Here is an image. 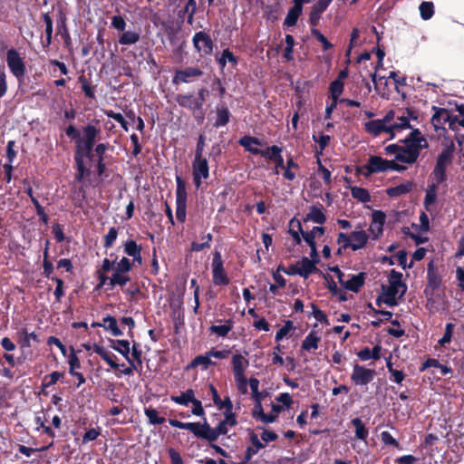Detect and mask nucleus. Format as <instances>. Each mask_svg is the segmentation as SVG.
Listing matches in <instances>:
<instances>
[{"instance_id":"f257e3e1","label":"nucleus","mask_w":464,"mask_h":464,"mask_svg":"<svg viewBox=\"0 0 464 464\" xmlns=\"http://www.w3.org/2000/svg\"><path fill=\"white\" fill-rule=\"evenodd\" d=\"M402 145L390 144L384 147V151L387 155H393V160H388L386 164V171L394 170L402 172L407 169V167L397 163L396 161L411 165L414 164L420 155L421 150L429 148L427 139L422 135L419 129H412L408 136L400 140Z\"/></svg>"},{"instance_id":"f03ea898","label":"nucleus","mask_w":464,"mask_h":464,"mask_svg":"<svg viewBox=\"0 0 464 464\" xmlns=\"http://www.w3.org/2000/svg\"><path fill=\"white\" fill-rule=\"evenodd\" d=\"M66 136L74 141L75 150L74 155L87 158L92 161L94 159L93 149L95 143L100 140L102 130L99 126L94 124H87L82 128L83 136L81 137V131L74 124H70L65 130Z\"/></svg>"},{"instance_id":"7ed1b4c3","label":"nucleus","mask_w":464,"mask_h":464,"mask_svg":"<svg viewBox=\"0 0 464 464\" xmlns=\"http://www.w3.org/2000/svg\"><path fill=\"white\" fill-rule=\"evenodd\" d=\"M169 423L171 427L189 430L195 437L205 440L209 443L217 441L220 435H226L229 427L225 420H222L215 428H211L206 418H204L203 423L182 422L175 419H169Z\"/></svg>"},{"instance_id":"20e7f679","label":"nucleus","mask_w":464,"mask_h":464,"mask_svg":"<svg viewBox=\"0 0 464 464\" xmlns=\"http://www.w3.org/2000/svg\"><path fill=\"white\" fill-rule=\"evenodd\" d=\"M389 283L390 285L384 291L386 298L383 302L389 306H395L398 304L396 295L399 293L400 288H402L400 295L402 296L406 293L407 285L402 282V274L395 269H392L390 272Z\"/></svg>"},{"instance_id":"39448f33","label":"nucleus","mask_w":464,"mask_h":464,"mask_svg":"<svg viewBox=\"0 0 464 464\" xmlns=\"http://www.w3.org/2000/svg\"><path fill=\"white\" fill-rule=\"evenodd\" d=\"M427 280L424 295L427 298V307L431 309L435 303L433 299L435 292L442 284L441 276L439 274L433 260L430 261L427 266Z\"/></svg>"},{"instance_id":"423d86ee","label":"nucleus","mask_w":464,"mask_h":464,"mask_svg":"<svg viewBox=\"0 0 464 464\" xmlns=\"http://www.w3.org/2000/svg\"><path fill=\"white\" fill-rule=\"evenodd\" d=\"M176 218L184 223L187 217V189L186 183L180 176H176Z\"/></svg>"},{"instance_id":"0eeeda50","label":"nucleus","mask_w":464,"mask_h":464,"mask_svg":"<svg viewBox=\"0 0 464 464\" xmlns=\"http://www.w3.org/2000/svg\"><path fill=\"white\" fill-rule=\"evenodd\" d=\"M6 63L11 73L21 82L26 72V66L24 59L14 48L7 50Z\"/></svg>"},{"instance_id":"6e6552de","label":"nucleus","mask_w":464,"mask_h":464,"mask_svg":"<svg viewBox=\"0 0 464 464\" xmlns=\"http://www.w3.org/2000/svg\"><path fill=\"white\" fill-rule=\"evenodd\" d=\"M193 47L200 57L209 56L214 50V42L210 35L205 31L194 34L192 37Z\"/></svg>"},{"instance_id":"1a4fd4ad","label":"nucleus","mask_w":464,"mask_h":464,"mask_svg":"<svg viewBox=\"0 0 464 464\" xmlns=\"http://www.w3.org/2000/svg\"><path fill=\"white\" fill-rule=\"evenodd\" d=\"M455 150V144L452 140L445 145L441 152L438 155L433 169L447 174V168L452 163Z\"/></svg>"},{"instance_id":"9d476101","label":"nucleus","mask_w":464,"mask_h":464,"mask_svg":"<svg viewBox=\"0 0 464 464\" xmlns=\"http://www.w3.org/2000/svg\"><path fill=\"white\" fill-rule=\"evenodd\" d=\"M387 160L381 156H370L366 165L357 168V173L369 177L373 173L386 172Z\"/></svg>"},{"instance_id":"9b49d317","label":"nucleus","mask_w":464,"mask_h":464,"mask_svg":"<svg viewBox=\"0 0 464 464\" xmlns=\"http://www.w3.org/2000/svg\"><path fill=\"white\" fill-rule=\"evenodd\" d=\"M203 74V71L198 66L176 69L172 78V83L175 85H179L180 83H189L193 81V79L199 78Z\"/></svg>"},{"instance_id":"f8f14e48","label":"nucleus","mask_w":464,"mask_h":464,"mask_svg":"<svg viewBox=\"0 0 464 464\" xmlns=\"http://www.w3.org/2000/svg\"><path fill=\"white\" fill-rule=\"evenodd\" d=\"M193 182L197 188L202 184V179H206L209 177V167L206 158H194L192 161Z\"/></svg>"},{"instance_id":"ddd939ff","label":"nucleus","mask_w":464,"mask_h":464,"mask_svg":"<svg viewBox=\"0 0 464 464\" xmlns=\"http://www.w3.org/2000/svg\"><path fill=\"white\" fill-rule=\"evenodd\" d=\"M212 276L213 283L216 285H227L229 284V278L225 272L223 260L219 252H216L213 256Z\"/></svg>"},{"instance_id":"4468645a","label":"nucleus","mask_w":464,"mask_h":464,"mask_svg":"<svg viewBox=\"0 0 464 464\" xmlns=\"http://www.w3.org/2000/svg\"><path fill=\"white\" fill-rule=\"evenodd\" d=\"M271 409L276 414H266L264 412L262 403H255L252 411V416L256 420H261L263 423H273L278 418V414L283 411V406L278 404L271 403Z\"/></svg>"},{"instance_id":"2eb2a0df","label":"nucleus","mask_w":464,"mask_h":464,"mask_svg":"<svg viewBox=\"0 0 464 464\" xmlns=\"http://www.w3.org/2000/svg\"><path fill=\"white\" fill-rule=\"evenodd\" d=\"M375 375V371L372 369H367L363 366L355 363L353 365V373L351 380L355 385H367L370 383Z\"/></svg>"},{"instance_id":"dca6fc26","label":"nucleus","mask_w":464,"mask_h":464,"mask_svg":"<svg viewBox=\"0 0 464 464\" xmlns=\"http://www.w3.org/2000/svg\"><path fill=\"white\" fill-rule=\"evenodd\" d=\"M432 109L435 111V113L431 118V123L435 129H438L440 125L446 122H449L450 127L452 128V124L458 121V117L451 116L447 109L438 108L436 106H433Z\"/></svg>"},{"instance_id":"f3484780","label":"nucleus","mask_w":464,"mask_h":464,"mask_svg":"<svg viewBox=\"0 0 464 464\" xmlns=\"http://www.w3.org/2000/svg\"><path fill=\"white\" fill-rule=\"evenodd\" d=\"M386 215L382 210H373L372 214V222L369 230L373 236V239H378L383 232Z\"/></svg>"},{"instance_id":"a211bd4d","label":"nucleus","mask_w":464,"mask_h":464,"mask_svg":"<svg viewBox=\"0 0 464 464\" xmlns=\"http://www.w3.org/2000/svg\"><path fill=\"white\" fill-rule=\"evenodd\" d=\"M333 0H318L312 7L309 14V24L312 27L319 24L322 14L327 9Z\"/></svg>"},{"instance_id":"6ab92c4d","label":"nucleus","mask_w":464,"mask_h":464,"mask_svg":"<svg viewBox=\"0 0 464 464\" xmlns=\"http://www.w3.org/2000/svg\"><path fill=\"white\" fill-rule=\"evenodd\" d=\"M232 372L234 377L245 376V372L249 366V361L240 353H235L231 358Z\"/></svg>"},{"instance_id":"aec40b11","label":"nucleus","mask_w":464,"mask_h":464,"mask_svg":"<svg viewBox=\"0 0 464 464\" xmlns=\"http://www.w3.org/2000/svg\"><path fill=\"white\" fill-rule=\"evenodd\" d=\"M365 130L374 137L379 136L382 132H387L392 135V128L385 126L380 119L372 120L364 124Z\"/></svg>"},{"instance_id":"412c9836","label":"nucleus","mask_w":464,"mask_h":464,"mask_svg":"<svg viewBox=\"0 0 464 464\" xmlns=\"http://www.w3.org/2000/svg\"><path fill=\"white\" fill-rule=\"evenodd\" d=\"M231 113L225 104H218L216 108L215 128L226 126L230 121Z\"/></svg>"},{"instance_id":"4be33fe9","label":"nucleus","mask_w":464,"mask_h":464,"mask_svg":"<svg viewBox=\"0 0 464 464\" xmlns=\"http://www.w3.org/2000/svg\"><path fill=\"white\" fill-rule=\"evenodd\" d=\"M304 221H313L320 225L324 224L326 221V216L324 212V207L322 205H320V207H317L315 205L311 206L309 208V212L304 218Z\"/></svg>"},{"instance_id":"5701e85b","label":"nucleus","mask_w":464,"mask_h":464,"mask_svg":"<svg viewBox=\"0 0 464 464\" xmlns=\"http://www.w3.org/2000/svg\"><path fill=\"white\" fill-rule=\"evenodd\" d=\"M365 282V273L361 272L357 275H353L349 280L346 282L343 281V285L347 289L353 293H358L360 289L363 286Z\"/></svg>"},{"instance_id":"b1692460","label":"nucleus","mask_w":464,"mask_h":464,"mask_svg":"<svg viewBox=\"0 0 464 464\" xmlns=\"http://www.w3.org/2000/svg\"><path fill=\"white\" fill-rule=\"evenodd\" d=\"M352 237V247L353 251H357L359 249L363 248L368 242L369 236L368 234L362 230H354L351 233Z\"/></svg>"},{"instance_id":"393cba45","label":"nucleus","mask_w":464,"mask_h":464,"mask_svg":"<svg viewBox=\"0 0 464 464\" xmlns=\"http://www.w3.org/2000/svg\"><path fill=\"white\" fill-rule=\"evenodd\" d=\"M321 342V336L317 332L312 330L302 342L301 348L304 351H315L319 347V343Z\"/></svg>"},{"instance_id":"a878e982","label":"nucleus","mask_w":464,"mask_h":464,"mask_svg":"<svg viewBox=\"0 0 464 464\" xmlns=\"http://www.w3.org/2000/svg\"><path fill=\"white\" fill-rule=\"evenodd\" d=\"M93 352L97 353L102 360H104L112 369H119L120 364L114 361L116 358L115 354L108 352L103 346L94 343Z\"/></svg>"},{"instance_id":"bb28decb","label":"nucleus","mask_w":464,"mask_h":464,"mask_svg":"<svg viewBox=\"0 0 464 464\" xmlns=\"http://www.w3.org/2000/svg\"><path fill=\"white\" fill-rule=\"evenodd\" d=\"M238 144L244 147V149L246 151L250 152L251 154L257 155L258 153H260V150L257 148H253L251 145L254 144L260 146L262 145V140L256 137L245 135L239 139Z\"/></svg>"},{"instance_id":"cd10ccee","label":"nucleus","mask_w":464,"mask_h":464,"mask_svg":"<svg viewBox=\"0 0 464 464\" xmlns=\"http://www.w3.org/2000/svg\"><path fill=\"white\" fill-rule=\"evenodd\" d=\"M413 182L411 180H408L402 184H400L395 187H391L386 189V194L390 198H398L400 196L405 195L409 192H411L413 188Z\"/></svg>"},{"instance_id":"c85d7f7f","label":"nucleus","mask_w":464,"mask_h":464,"mask_svg":"<svg viewBox=\"0 0 464 464\" xmlns=\"http://www.w3.org/2000/svg\"><path fill=\"white\" fill-rule=\"evenodd\" d=\"M319 262V259L311 260L306 256H304L300 262L301 267H299V276L307 278L309 275L315 273L318 271L316 267V264Z\"/></svg>"},{"instance_id":"c756f323","label":"nucleus","mask_w":464,"mask_h":464,"mask_svg":"<svg viewBox=\"0 0 464 464\" xmlns=\"http://www.w3.org/2000/svg\"><path fill=\"white\" fill-rule=\"evenodd\" d=\"M102 328L110 332L113 336H121L123 334L122 331L118 326L117 319L110 314L103 318Z\"/></svg>"},{"instance_id":"7c9ffc66","label":"nucleus","mask_w":464,"mask_h":464,"mask_svg":"<svg viewBox=\"0 0 464 464\" xmlns=\"http://www.w3.org/2000/svg\"><path fill=\"white\" fill-rule=\"evenodd\" d=\"M303 14L302 7L293 4V6L288 10L287 14L284 21V26L292 27L296 25L297 21Z\"/></svg>"},{"instance_id":"2f4dec72","label":"nucleus","mask_w":464,"mask_h":464,"mask_svg":"<svg viewBox=\"0 0 464 464\" xmlns=\"http://www.w3.org/2000/svg\"><path fill=\"white\" fill-rule=\"evenodd\" d=\"M109 343L111 348L120 353L125 359H129L130 348L128 340L109 339Z\"/></svg>"},{"instance_id":"473e14b6","label":"nucleus","mask_w":464,"mask_h":464,"mask_svg":"<svg viewBox=\"0 0 464 464\" xmlns=\"http://www.w3.org/2000/svg\"><path fill=\"white\" fill-rule=\"evenodd\" d=\"M73 158L77 169L75 179L77 181H82L85 177L91 175V170L85 166L84 157L74 155Z\"/></svg>"},{"instance_id":"72a5a7b5","label":"nucleus","mask_w":464,"mask_h":464,"mask_svg":"<svg viewBox=\"0 0 464 464\" xmlns=\"http://www.w3.org/2000/svg\"><path fill=\"white\" fill-rule=\"evenodd\" d=\"M175 100L180 107L187 108L192 111H198V107L195 104L196 98L191 93L178 94Z\"/></svg>"},{"instance_id":"f704fd0d","label":"nucleus","mask_w":464,"mask_h":464,"mask_svg":"<svg viewBox=\"0 0 464 464\" xmlns=\"http://www.w3.org/2000/svg\"><path fill=\"white\" fill-rule=\"evenodd\" d=\"M58 33L62 35L65 46L69 47L72 44L69 29L66 24V17L61 14L60 19L57 21Z\"/></svg>"},{"instance_id":"c9c22d12","label":"nucleus","mask_w":464,"mask_h":464,"mask_svg":"<svg viewBox=\"0 0 464 464\" xmlns=\"http://www.w3.org/2000/svg\"><path fill=\"white\" fill-rule=\"evenodd\" d=\"M217 62L221 68H225L227 63H230L233 66L237 65L238 58L227 48L223 50L219 57H217Z\"/></svg>"},{"instance_id":"e433bc0d","label":"nucleus","mask_w":464,"mask_h":464,"mask_svg":"<svg viewBox=\"0 0 464 464\" xmlns=\"http://www.w3.org/2000/svg\"><path fill=\"white\" fill-rule=\"evenodd\" d=\"M16 337L22 356H24V353L32 346L31 341L26 335V327L21 328L19 331H17Z\"/></svg>"},{"instance_id":"4c0bfd02","label":"nucleus","mask_w":464,"mask_h":464,"mask_svg":"<svg viewBox=\"0 0 464 464\" xmlns=\"http://www.w3.org/2000/svg\"><path fill=\"white\" fill-rule=\"evenodd\" d=\"M352 425L355 428V437L358 440H365L369 435V430L360 418H354L351 420Z\"/></svg>"},{"instance_id":"58836bf2","label":"nucleus","mask_w":464,"mask_h":464,"mask_svg":"<svg viewBox=\"0 0 464 464\" xmlns=\"http://www.w3.org/2000/svg\"><path fill=\"white\" fill-rule=\"evenodd\" d=\"M195 398V392L192 389H188L179 396H171L170 400L177 404L188 406Z\"/></svg>"},{"instance_id":"ea45409f","label":"nucleus","mask_w":464,"mask_h":464,"mask_svg":"<svg viewBox=\"0 0 464 464\" xmlns=\"http://www.w3.org/2000/svg\"><path fill=\"white\" fill-rule=\"evenodd\" d=\"M248 440L251 443V446H248L246 450H252L253 454H257L258 451L266 447V444L262 442V440L258 438V435L254 432V430H249L248 431Z\"/></svg>"},{"instance_id":"a19ab883","label":"nucleus","mask_w":464,"mask_h":464,"mask_svg":"<svg viewBox=\"0 0 464 464\" xmlns=\"http://www.w3.org/2000/svg\"><path fill=\"white\" fill-rule=\"evenodd\" d=\"M352 197L362 203H368L371 201V195L366 188L360 187H352L351 188Z\"/></svg>"},{"instance_id":"79ce46f5","label":"nucleus","mask_w":464,"mask_h":464,"mask_svg":"<svg viewBox=\"0 0 464 464\" xmlns=\"http://www.w3.org/2000/svg\"><path fill=\"white\" fill-rule=\"evenodd\" d=\"M295 224L296 227L298 228V230L300 231L302 236H303V233H311L313 236V240H315L316 234H318L319 236H323L325 232V229L324 227H314L311 231H304L301 222L298 219H296L295 218H293L289 222V226L294 227Z\"/></svg>"},{"instance_id":"37998d69","label":"nucleus","mask_w":464,"mask_h":464,"mask_svg":"<svg viewBox=\"0 0 464 464\" xmlns=\"http://www.w3.org/2000/svg\"><path fill=\"white\" fill-rule=\"evenodd\" d=\"M140 35L137 32L133 31H123L122 34L119 38V43L123 45L134 44L139 42Z\"/></svg>"},{"instance_id":"c03bdc74","label":"nucleus","mask_w":464,"mask_h":464,"mask_svg":"<svg viewBox=\"0 0 464 464\" xmlns=\"http://www.w3.org/2000/svg\"><path fill=\"white\" fill-rule=\"evenodd\" d=\"M437 190L436 185H428L424 198V207L429 211L430 206L435 204L437 200Z\"/></svg>"},{"instance_id":"a18cd8bd","label":"nucleus","mask_w":464,"mask_h":464,"mask_svg":"<svg viewBox=\"0 0 464 464\" xmlns=\"http://www.w3.org/2000/svg\"><path fill=\"white\" fill-rule=\"evenodd\" d=\"M283 151V149L281 147H278L277 145H272L266 148V150H260V153L257 155H260L261 157L274 161Z\"/></svg>"},{"instance_id":"49530a36","label":"nucleus","mask_w":464,"mask_h":464,"mask_svg":"<svg viewBox=\"0 0 464 464\" xmlns=\"http://www.w3.org/2000/svg\"><path fill=\"white\" fill-rule=\"evenodd\" d=\"M126 273L115 272L112 274L110 278V285L111 287H114L115 285L124 286L130 280V276L125 275Z\"/></svg>"},{"instance_id":"de8ad7c7","label":"nucleus","mask_w":464,"mask_h":464,"mask_svg":"<svg viewBox=\"0 0 464 464\" xmlns=\"http://www.w3.org/2000/svg\"><path fill=\"white\" fill-rule=\"evenodd\" d=\"M232 328L233 322L231 320H227L225 324L211 325L209 331L213 334H218V336L226 337L227 334L232 330Z\"/></svg>"},{"instance_id":"09e8293b","label":"nucleus","mask_w":464,"mask_h":464,"mask_svg":"<svg viewBox=\"0 0 464 464\" xmlns=\"http://www.w3.org/2000/svg\"><path fill=\"white\" fill-rule=\"evenodd\" d=\"M144 413L146 417L149 419L150 424L151 425H160L163 424L166 420L164 417L159 416L156 409H153L151 407L145 408Z\"/></svg>"},{"instance_id":"8fccbe9b","label":"nucleus","mask_w":464,"mask_h":464,"mask_svg":"<svg viewBox=\"0 0 464 464\" xmlns=\"http://www.w3.org/2000/svg\"><path fill=\"white\" fill-rule=\"evenodd\" d=\"M210 357L211 356H208V352L205 355H198L191 361L190 367L202 365L204 369H208L210 365H216V362L211 361Z\"/></svg>"},{"instance_id":"3c124183","label":"nucleus","mask_w":464,"mask_h":464,"mask_svg":"<svg viewBox=\"0 0 464 464\" xmlns=\"http://www.w3.org/2000/svg\"><path fill=\"white\" fill-rule=\"evenodd\" d=\"M63 376L64 373L60 372H53L52 373L45 375L42 382V389L44 390L54 385L59 380L63 378Z\"/></svg>"},{"instance_id":"603ef678","label":"nucleus","mask_w":464,"mask_h":464,"mask_svg":"<svg viewBox=\"0 0 464 464\" xmlns=\"http://www.w3.org/2000/svg\"><path fill=\"white\" fill-rule=\"evenodd\" d=\"M343 88H344V83L343 81H340V80L333 81L330 83V87H329L332 99L339 102L340 101L339 97L343 93Z\"/></svg>"},{"instance_id":"864d4df0","label":"nucleus","mask_w":464,"mask_h":464,"mask_svg":"<svg viewBox=\"0 0 464 464\" xmlns=\"http://www.w3.org/2000/svg\"><path fill=\"white\" fill-rule=\"evenodd\" d=\"M43 20L45 24V35H46V43L44 44V47H47L52 43V35H53V20L49 14L44 13L42 15Z\"/></svg>"},{"instance_id":"5fc2aeb1","label":"nucleus","mask_w":464,"mask_h":464,"mask_svg":"<svg viewBox=\"0 0 464 464\" xmlns=\"http://www.w3.org/2000/svg\"><path fill=\"white\" fill-rule=\"evenodd\" d=\"M390 128H392V139L394 138V130H403V129H411V126L410 124V120L408 116H401L398 117L397 121L390 125Z\"/></svg>"},{"instance_id":"6e6d98bb","label":"nucleus","mask_w":464,"mask_h":464,"mask_svg":"<svg viewBox=\"0 0 464 464\" xmlns=\"http://www.w3.org/2000/svg\"><path fill=\"white\" fill-rule=\"evenodd\" d=\"M420 14L423 20L430 19L434 14V5L432 2H422L420 5Z\"/></svg>"},{"instance_id":"4d7b16f0","label":"nucleus","mask_w":464,"mask_h":464,"mask_svg":"<svg viewBox=\"0 0 464 464\" xmlns=\"http://www.w3.org/2000/svg\"><path fill=\"white\" fill-rule=\"evenodd\" d=\"M79 82L81 83V87L85 96L91 99L95 98V87L92 86L87 81L84 75H81L78 78Z\"/></svg>"},{"instance_id":"13d9d810","label":"nucleus","mask_w":464,"mask_h":464,"mask_svg":"<svg viewBox=\"0 0 464 464\" xmlns=\"http://www.w3.org/2000/svg\"><path fill=\"white\" fill-rule=\"evenodd\" d=\"M141 246L138 245L136 241L130 239L124 243V253L129 256H133L141 252Z\"/></svg>"},{"instance_id":"bf43d9fd","label":"nucleus","mask_w":464,"mask_h":464,"mask_svg":"<svg viewBox=\"0 0 464 464\" xmlns=\"http://www.w3.org/2000/svg\"><path fill=\"white\" fill-rule=\"evenodd\" d=\"M311 34L318 42L322 44L324 51H327L334 47V45L327 40V38L315 27L311 28Z\"/></svg>"},{"instance_id":"052dcab7","label":"nucleus","mask_w":464,"mask_h":464,"mask_svg":"<svg viewBox=\"0 0 464 464\" xmlns=\"http://www.w3.org/2000/svg\"><path fill=\"white\" fill-rule=\"evenodd\" d=\"M117 237H118V228L115 227H111L108 233L104 236V238H103V246L105 248H110L111 247L116 239H117Z\"/></svg>"},{"instance_id":"680f3d73","label":"nucleus","mask_w":464,"mask_h":464,"mask_svg":"<svg viewBox=\"0 0 464 464\" xmlns=\"http://www.w3.org/2000/svg\"><path fill=\"white\" fill-rule=\"evenodd\" d=\"M105 115L108 117V118H111V119H113L114 121H116L118 123L121 124V128L128 131L129 130V127H128V122L127 121L124 119V117L122 116L121 113L120 112H115L113 111L112 110H107L104 111Z\"/></svg>"},{"instance_id":"e2e57ef3","label":"nucleus","mask_w":464,"mask_h":464,"mask_svg":"<svg viewBox=\"0 0 464 464\" xmlns=\"http://www.w3.org/2000/svg\"><path fill=\"white\" fill-rule=\"evenodd\" d=\"M303 238L311 248V253H310V256L312 257L311 260L319 259L316 243H315V240H313L312 234L311 233H303Z\"/></svg>"},{"instance_id":"0e129e2a","label":"nucleus","mask_w":464,"mask_h":464,"mask_svg":"<svg viewBox=\"0 0 464 464\" xmlns=\"http://www.w3.org/2000/svg\"><path fill=\"white\" fill-rule=\"evenodd\" d=\"M454 328H455V324H452V323H448L446 324L444 334L439 340V343L441 346H445L446 344H448V343H450L451 342Z\"/></svg>"},{"instance_id":"69168bd1","label":"nucleus","mask_w":464,"mask_h":464,"mask_svg":"<svg viewBox=\"0 0 464 464\" xmlns=\"http://www.w3.org/2000/svg\"><path fill=\"white\" fill-rule=\"evenodd\" d=\"M51 280L56 283V287L53 292V295L55 296L56 302L60 303L62 300V297L64 295L63 286L64 282L62 278L53 276L51 277Z\"/></svg>"},{"instance_id":"338daca9","label":"nucleus","mask_w":464,"mask_h":464,"mask_svg":"<svg viewBox=\"0 0 464 464\" xmlns=\"http://www.w3.org/2000/svg\"><path fill=\"white\" fill-rule=\"evenodd\" d=\"M382 442L386 446H392L398 450H401L399 441L392 437L389 431H382L381 433Z\"/></svg>"},{"instance_id":"774afa93","label":"nucleus","mask_w":464,"mask_h":464,"mask_svg":"<svg viewBox=\"0 0 464 464\" xmlns=\"http://www.w3.org/2000/svg\"><path fill=\"white\" fill-rule=\"evenodd\" d=\"M133 262L123 256L114 268L115 272L128 273L132 269Z\"/></svg>"}]
</instances>
